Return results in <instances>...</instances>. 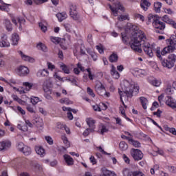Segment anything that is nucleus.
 Listing matches in <instances>:
<instances>
[{
  "mask_svg": "<svg viewBox=\"0 0 176 176\" xmlns=\"http://www.w3.org/2000/svg\"><path fill=\"white\" fill-rule=\"evenodd\" d=\"M142 41H146V36H145L144 32L140 30L135 32L133 39H132L131 43L132 50L138 52V53H142V50L140 48L142 45Z\"/></svg>",
  "mask_w": 176,
  "mask_h": 176,
  "instance_id": "nucleus-1",
  "label": "nucleus"
},
{
  "mask_svg": "<svg viewBox=\"0 0 176 176\" xmlns=\"http://www.w3.org/2000/svg\"><path fill=\"white\" fill-rule=\"evenodd\" d=\"M122 90L119 91L121 101H123V98L124 101H128L129 97H133V85L129 81H124L122 85Z\"/></svg>",
  "mask_w": 176,
  "mask_h": 176,
  "instance_id": "nucleus-2",
  "label": "nucleus"
},
{
  "mask_svg": "<svg viewBox=\"0 0 176 176\" xmlns=\"http://www.w3.org/2000/svg\"><path fill=\"white\" fill-rule=\"evenodd\" d=\"M166 42L168 45L167 47H165L162 50V56H166V54H168V53H173L175 50H176V40L175 38H168L166 40Z\"/></svg>",
  "mask_w": 176,
  "mask_h": 176,
  "instance_id": "nucleus-3",
  "label": "nucleus"
},
{
  "mask_svg": "<svg viewBox=\"0 0 176 176\" xmlns=\"http://www.w3.org/2000/svg\"><path fill=\"white\" fill-rule=\"evenodd\" d=\"M153 27L155 28L157 34H160V31H164V30H166V23L159 19H157L153 22Z\"/></svg>",
  "mask_w": 176,
  "mask_h": 176,
  "instance_id": "nucleus-4",
  "label": "nucleus"
},
{
  "mask_svg": "<svg viewBox=\"0 0 176 176\" xmlns=\"http://www.w3.org/2000/svg\"><path fill=\"white\" fill-rule=\"evenodd\" d=\"M142 47L144 53H146L148 57H153V52L152 51V47H151L149 43L146 42V41H142Z\"/></svg>",
  "mask_w": 176,
  "mask_h": 176,
  "instance_id": "nucleus-5",
  "label": "nucleus"
},
{
  "mask_svg": "<svg viewBox=\"0 0 176 176\" xmlns=\"http://www.w3.org/2000/svg\"><path fill=\"white\" fill-rule=\"evenodd\" d=\"M17 149L19 151V152H23V155L25 156H30L31 155V153L32 151L28 146L24 145L23 142H20L17 145Z\"/></svg>",
  "mask_w": 176,
  "mask_h": 176,
  "instance_id": "nucleus-6",
  "label": "nucleus"
},
{
  "mask_svg": "<svg viewBox=\"0 0 176 176\" xmlns=\"http://www.w3.org/2000/svg\"><path fill=\"white\" fill-rule=\"evenodd\" d=\"M109 9H111L113 16H118L120 10L121 12H124V8L123 6L120 5V3H117L114 6L109 5Z\"/></svg>",
  "mask_w": 176,
  "mask_h": 176,
  "instance_id": "nucleus-7",
  "label": "nucleus"
},
{
  "mask_svg": "<svg viewBox=\"0 0 176 176\" xmlns=\"http://www.w3.org/2000/svg\"><path fill=\"white\" fill-rule=\"evenodd\" d=\"M131 155L134 160L138 162L142 160L144 157V153L140 149L132 148L131 151Z\"/></svg>",
  "mask_w": 176,
  "mask_h": 176,
  "instance_id": "nucleus-8",
  "label": "nucleus"
},
{
  "mask_svg": "<svg viewBox=\"0 0 176 176\" xmlns=\"http://www.w3.org/2000/svg\"><path fill=\"white\" fill-rule=\"evenodd\" d=\"M95 90L99 96H105V87L101 83V82L98 81L95 85Z\"/></svg>",
  "mask_w": 176,
  "mask_h": 176,
  "instance_id": "nucleus-9",
  "label": "nucleus"
},
{
  "mask_svg": "<svg viewBox=\"0 0 176 176\" xmlns=\"http://www.w3.org/2000/svg\"><path fill=\"white\" fill-rule=\"evenodd\" d=\"M17 72L19 76H27L30 74V69L25 66H19L17 68Z\"/></svg>",
  "mask_w": 176,
  "mask_h": 176,
  "instance_id": "nucleus-10",
  "label": "nucleus"
},
{
  "mask_svg": "<svg viewBox=\"0 0 176 176\" xmlns=\"http://www.w3.org/2000/svg\"><path fill=\"white\" fill-rule=\"evenodd\" d=\"M12 146V142L10 140H4L0 142V152L2 151H8Z\"/></svg>",
  "mask_w": 176,
  "mask_h": 176,
  "instance_id": "nucleus-11",
  "label": "nucleus"
},
{
  "mask_svg": "<svg viewBox=\"0 0 176 176\" xmlns=\"http://www.w3.org/2000/svg\"><path fill=\"white\" fill-rule=\"evenodd\" d=\"M161 20L164 21V23H166V24H169L170 25H172L173 28L176 30V23L174 21V20L171 19L168 15H164Z\"/></svg>",
  "mask_w": 176,
  "mask_h": 176,
  "instance_id": "nucleus-12",
  "label": "nucleus"
},
{
  "mask_svg": "<svg viewBox=\"0 0 176 176\" xmlns=\"http://www.w3.org/2000/svg\"><path fill=\"white\" fill-rule=\"evenodd\" d=\"M123 174L124 175H127V176H145V175L141 171L135 170L129 172L128 169H124L123 170Z\"/></svg>",
  "mask_w": 176,
  "mask_h": 176,
  "instance_id": "nucleus-13",
  "label": "nucleus"
},
{
  "mask_svg": "<svg viewBox=\"0 0 176 176\" xmlns=\"http://www.w3.org/2000/svg\"><path fill=\"white\" fill-rule=\"evenodd\" d=\"M166 104L168 107H170V108H176V102L171 96H167L166 98Z\"/></svg>",
  "mask_w": 176,
  "mask_h": 176,
  "instance_id": "nucleus-14",
  "label": "nucleus"
},
{
  "mask_svg": "<svg viewBox=\"0 0 176 176\" xmlns=\"http://www.w3.org/2000/svg\"><path fill=\"white\" fill-rule=\"evenodd\" d=\"M10 43L8 41V36L6 35L3 36L1 41H0V47H9Z\"/></svg>",
  "mask_w": 176,
  "mask_h": 176,
  "instance_id": "nucleus-15",
  "label": "nucleus"
},
{
  "mask_svg": "<svg viewBox=\"0 0 176 176\" xmlns=\"http://www.w3.org/2000/svg\"><path fill=\"white\" fill-rule=\"evenodd\" d=\"M63 159L67 164V166H74V158L72 157L71 155H68L67 154L63 155Z\"/></svg>",
  "mask_w": 176,
  "mask_h": 176,
  "instance_id": "nucleus-16",
  "label": "nucleus"
},
{
  "mask_svg": "<svg viewBox=\"0 0 176 176\" xmlns=\"http://www.w3.org/2000/svg\"><path fill=\"white\" fill-rule=\"evenodd\" d=\"M111 75L114 78V79H119V78H120L119 72L116 70V67H115L113 65H111Z\"/></svg>",
  "mask_w": 176,
  "mask_h": 176,
  "instance_id": "nucleus-17",
  "label": "nucleus"
},
{
  "mask_svg": "<svg viewBox=\"0 0 176 176\" xmlns=\"http://www.w3.org/2000/svg\"><path fill=\"white\" fill-rule=\"evenodd\" d=\"M18 53L20 54L22 60H24V61H28L29 63H34L35 60L29 56H27L23 53L21 51H19Z\"/></svg>",
  "mask_w": 176,
  "mask_h": 176,
  "instance_id": "nucleus-18",
  "label": "nucleus"
},
{
  "mask_svg": "<svg viewBox=\"0 0 176 176\" xmlns=\"http://www.w3.org/2000/svg\"><path fill=\"white\" fill-rule=\"evenodd\" d=\"M148 83L155 87H159L162 85V81L156 78H148Z\"/></svg>",
  "mask_w": 176,
  "mask_h": 176,
  "instance_id": "nucleus-19",
  "label": "nucleus"
},
{
  "mask_svg": "<svg viewBox=\"0 0 176 176\" xmlns=\"http://www.w3.org/2000/svg\"><path fill=\"white\" fill-rule=\"evenodd\" d=\"M133 74L135 76H145V75H146V72L141 69H135Z\"/></svg>",
  "mask_w": 176,
  "mask_h": 176,
  "instance_id": "nucleus-20",
  "label": "nucleus"
},
{
  "mask_svg": "<svg viewBox=\"0 0 176 176\" xmlns=\"http://www.w3.org/2000/svg\"><path fill=\"white\" fill-rule=\"evenodd\" d=\"M140 6L142 9L144 10V12H146L149 6H151V2H149L148 0H141Z\"/></svg>",
  "mask_w": 176,
  "mask_h": 176,
  "instance_id": "nucleus-21",
  "label": "nucleus"
},
{
  "mask_svg": "<svg viewBox=\"0 0 176 176\" xmlns=\"http://www.w3.org/2000/svg\"><path fill=\"white\" fill-rule=\"evenodd\" d=\"M43 90L47 95L45 96L47 100H52V97L49 94H52V89L46 86V84L43 85Z\"/></svg>",
  "mask_w": 176,
  "mask_h": 176,
  "instance_id": "nucleus-22",
  "label": "nucleus"
},
{
  "mask_svg": "<svg viewBox=\"0 0 176 176\" xmlns=\"http://www.w3.org/2000/svg\"><path fill=\"white\" fill-rule=\"evenodd\" d=\"M36 75L38 78L49 76V71L45 69H40L37 72Z\"/></svg>",
  "mask_w": 176,
  "mask_h": 176,
  "instance_id": "nucleus-23",
  "label": "nucleus"
},
{
  "mask_svg": "<svg viewBox=\"0 0 176 176\" xmlns=\"http://www.w3.org/2000/svg\"><path fill=\"white\" fill-rule=\"evenodd\" d=\"M162 64L165 68H168V69H170L173 68V67H174V65L173 64V63L169 61L168 59L162 60Z\"/></svg>",
  "mask_w": 176,
  "mask_h": 176,
  "instance_id": "nucleus-24",
  "label": "nucleus"
},
{
  "mask_svg": "<svg viewBox=\"0 0 176 176\" xmlns=\"http://www.w3.org/2000/svg\"><path fill=\"white\" fill-rule=\"evenodd\" d=\"M35 151L37 155H39L40 156H41V157L45 156V149L43 148V147L41 146H36Z\"/></svg>",
  "mask_w": 176,
  "mask_h": 176,
  "instance_id": "nucleus-25",
  "label": "nucleus"
},
{
  "mask_svg": "<svg viewBox=\"0 0 176 176\" xmlns=\"http://www.w3.org/2000/svg\"><path fill=\"white\" fill-rule=\"evenodd\" d=\"M19 39L20 38H19V34H17V33L12 34L11 41L14 46H16L19 44Z\"/></svg>",
  "mask_w": 176,
  "mask_h": 176,
  "instance_id": "nucleus-26",
  "label": "nucleus"
},
{
  "mask_svg": "<svg viewBox=\"0 0 176 176\" xmlns=\"http://www.w3.org/2000/svg\"><path fill=\"white\" fill-rule=\"evenodd\" d=\"M87 124L90 127V129H92L94 130L96 129V121L93 118H87L86 119Z\"/></svg>",
  "mask_w": 176,
  "mask_h": 176,
  "instance_id": "nucleus-27",
  "label": "nucleus"
},
{
  "mask_svg": "<svg viewBox=\"0 0 176 176\" xmlns=\"http://www.w3.org/2000/svg\"><path fill=\"white\" fill-rule=\"evenodd\" d=\"M56 17L58 20V21H63V20H65L67 17H68V15L67 14V12H59L56 14Z\"/></svg>",
  "mask_w": 176,
  "mask_h": 176,
  "instance_id": "nucleus-28",
  "label": "nucleus"
},
{
  "mask_svg": "<svg viewBox=\"0 0 176 176\" xmlns=\"http://www.w3.org/2000/svg\"><path fill=\"white\" fill-rule=\"evenodd\" d=\"M60 68H61L62 71H63L64 74H71V71L69 70V67L67 66V65L61 63L60 64Z\"/></svg>",
  "mask_w": 176,
  "mask_h": 176,
  "instance_id": "nucleus-29",
  "label": "nucleus"
},
{
  "mask_svg": "<svg viewBox=\"0 0 176 176\" xmlns=\"http://www.w3.org/2000/svg\"><path fill=\"white\" fill-rule=\"evenodd\" d=\"M33 123L36 127H43V120L42 118H36L34 120Z\"/></svg>",
  "mask_w": 176,
  "mask_h": 176,
  "instance_id": "nucleus-30",
  "label": "nucleus"
},
{
  "mask_svg": "<svg viewBox=\"0 0 176 176\" xmlns=\"http://www.w3.org/2000/svg\"><path fill=\"white\" fill-rule=\"evenodd\" d=\"M4 25L8 32H10L12 31V30H13V28H12V23L9 19H6L4 20Z\"/></svg>",
  "mask_w": 176,
  "mask_h": 176,
  "instance_id": "nucleus-31",
  "label": "nucleus"
},
{
  "mask_svg": "<svg viewBox=\"0 0 176 176\" xmlns=\"http://www.w3.org/2000/svg\"><path fill=\"white\" fill-rule=\"evenodd\" d=\"M61 140L63 141V143L67 148H69V146H71V144L69 143V141H68V138H67L65 134H63L61 135Z\"/></svg>",
  "mask_w": 176,
  "mask_h": 176,
  "instance_id": "nucleus-32",
  "label": "nucleus"
},
{
  "mask_svg": "<svg viewBox=\"0 0 176 176\" xmlns=\"http://www.w3.org/2000/svg\"><path fill=\"white\" fill-rule=\"evenodd\" d=\"M160 9H162V3L155 2L154 3V10L155 13H160Z\"/></svg>",
  "mask_w": 176,
  "mask_h": 176,
  "instance_id": "nucleus-33",
  "label": "nucleus"
},
{
  "mask_svg": "<svg viewBox=\"0 0 176 176\" xmlns=\"http://www.w3.org/2000/svg\"><path fill=\"white\" fill-rule=\"evenodd\" d=\"M70 14V16L72 17V19H73V20H75L76 21H78V20H79L80 16H79V14H78V11H74V12H69Z\"/></svg>",
  "mask_w": 176,
  "mask_h": 176,
  "instance_id": "nucleus-34",
  "label": "nucleus"
},
{
  "mask_svg": "<svg viewBox=\"0 0 176 176\" xmlns=\"http://www.w3.org/2000/svg\"><path fill=\"white\" fill-rule=\"evenodd\" d=\"M23 86H24L25 91H30V90L32 89V86H34V84L29 82H23Z\"/></svg>",
  "mask_w": 176,
  "mask_h": 176,
  "instance_id": "nucleus-35",
  "label": "nucleus"
},
{
  "mask_svg": "<svg viewBox=\"0 0 176 176\" xmlns=\"http://www.w3.org/2000/svg\"><path fill=\"white\" fill-rule=\"evenodd\" d=\"M157 19V18H156V16H155L153 14H148L147 24H151V23H152V24L153 25V23L155 21H156Z\"/></svg>",
  "mask_w": 176,
  "mask_h": 176,
  "instance_id": "nucleus-36",
  "label": "nucleus"
},
{
  "mask_svg": "<svg viewBox=\"0 0 176 176\" xmlns=\"http://www.w3.org/2000/svg\"><path fill=\"white\" fill-rule=\"evenodd\" d=\"M87 53H88V54L91 56L94 61H97V54H96V52L91 51L90 49H87Z\"/></svg>",
  "mask_w": 176,
  "mask_h": 176,
  "instance_id": "nucleus-37",
  "label": "nucleus"
},
{
  "mask_svg": "<svg viewBox=\"0 0 176 176\" xmlns=\"http://www.w3.org/2000/svg\"><path fill=\"white\" fill-rule=\"evenodd\" d=\"M36 47L38 50H42V52H47V47L42 43H38Z\"/></svg>",
  "mask_w": 176,
  "mask_h": 176,
  "instance_id": "nucleus-38",
  "label": "nucleus"
},
{
  "mask_svg": "<svg viewBox=\"0 0 176 176\" xmlns=\"http://www.w3.org/2000/svg\"><path fill=\"white\" fill-rule=\"evenodd\" d=\"M167 60H168L170 63H173V65H174V64H175V61H176V55L174 54H169L168 56Z\"/></svg>",
  "mask_w": 176,
  "mask_h": 176,
  "instance_id": "nucleus-39",
  "label": "nucleus"
},
{
  "mask_svg": "<svg viewBox=\"0 0 176 176\" xmlns=\"http://www.w3.org/2000/svg\"><path fill=\"white\" fill-rule=\"evenodd\" d=\"M125 20H130V17L129 16V14H125V15H120L118 17V21H125Z\"/></svg>",
  "mask_w": 176,
  "mask_h": 176,
  "instance_id": "nucleus-40",
  "label": "nucleus"
},
{
  "mask_svg": "<svg viewBox=\"0 0 176 176\" xmlns=\"http://www.w3.org/2000/svg\"><path fill=\"white\" fill-rule=\"evenodd\" d=\"M140 100L144 109H146V102H148V100L145 97H140Z\"/></svg>",
  "mask_w": 176,
  "mask_h": 176,
  "instance_id": "nucleus-41",
  "label": "nucleus"
},
{
  "mask_svg": "<svg viewBox=\"0 0 176 176\" xmlns=\"http://www.w3.org/2000/svg\"><path fill=\"white\" fill-rule=\"evenodd\" d=\"M118 54H113L110 56L109 60L110 61V63H116V61H118Z\"/></svg>",
  "mask_w": 176,
  "mask_h": 176,
  "instance_id": "nucleus-42",
  "label": "nucleus"
},
{
  "mask_svg": "<svg viewBox=\"0 0 176 176\" xmlns=\"http://www.w3.org/2000/svg\"><path fill=\"white\" fill-rule=\"evenodd\" d=\"M135 148H140L141 146V143L138 141L133 140V138L131 139L130 142Z\"/></svg>",
  "mask_w": 176,
  "mask_h": 176,
  "instance_id": "nucleus-43",
  "label": "nucleus"
},
{
  "mask_svg": "<svg viewBox=\"0 0 176 176\" xmlns=\"http://www.w3.org/2000/svg\"><path fill=\"white\" fill-rule=\"evenodd\" d=\"M119 146H120V149H121V151H126L128 148V146L126 144V142H121L119 144Z\"/></svg>",
  "mask_w": 176,
  "mask_h": 176,
  "instance_id": "nucleus-44",
  "label": "nucleus"
},
{
  "mask_svg": "<svg viewBox=\"0 0 176 176\" xmlns=\"http://www.w3.org/2000/svg\"><path fill=\"white\" fill-rule=\"evenodd\" d=\"M101 171H102V173H101L100 176H109V173L111 172V170H108V169H107L105 168H102Z\"/></svg>",
  "mask_w": 176,
  "mask_h": 176,
  "instance_id": "nucleus-45",
  "label": "nucleus"
},
{
  "mask_svg": "<svg viewBox=\"0 0 176 176\" xmlns=\"http://www.w3.org/2000/svg\"><path fill=\"white\" fill-rule=\"evenodd\" d=\"M93 131H94V129L89 128V129H87L82 133V135H84V137H87V135H89V134H90V133H93Z\"/></svg>",
  "mask_w": 176,
  "mask_h": 176,
  "instance_id": "nucleus-46",
  "label": "nucleus"
},
{
  "mask_svg": "<svg viewBox=\"0 0 176 176\" xmlns=\"http://www.w3.org/2000/svg\"><path fill=\"white\" fill-rule=\"evenodd\" d=\"M38 25L43 32L47 31V26H46L42 22L39 23Z\"/></svg>",
  "mask_w": 176,
  "mask_h": 176,
  "instance_id": "nucleus-47",
  "label": "nucleus"
},
{
  "mask_svg": "<svg viewBox=\"0 0 176 176\" xmlns=\"http://www.w3.org/2000/svg\"><path fill=\"white\" fill-rule=\"evenodd\" d=\"M31 102L33 104V105H36L39 102V98L33 96L31 98Z\"/></svg>",
  "mask_w": 176,
  "mask_h": 176,
  "instance_id": "nucleus-48",
  "label": "nucleus"
},
{
  "mask_svg": "<svg viewBox=\"0 0 176 176\" xmlns=\"http://www.w3.org/2000/svg\"><path fill=\"white\" fill-rule=\"evenodd\" d=\"M63 111H67V112H73V113H76L75 109H72L70 107H63Z\"/></svg>",
  "mask_w": 176,
  "mask_h": 176,
  "instance_id": "nucleus-49",
  "label": "nucleus"
},
{
  "mask_svg": "<svg viewBox=\"0 0 176 176\" xmlns=\"http://www.w3.org/2000/svg\"><path fill=\"white\" fill-rule=\"evenodd\" d=\"M87 91L88 94L89 96H91V97H93V98L96 97V94H94V92L93 91V89H91V88L88 87L87 88Z\"/></svg>",
  "mask_w": 176,
  "mask_h": 176,
  "instance_id": "nucleus-50",
  "label": "nucleus"
},
{
  "mask_svg": "<svg viewBox=\"0 0 176 176\" xmlns=\"http://www.w3.org/2000/svg\"><path fill=\"white\" fill-rule=\"evenodd\" d=\"M96 47L100 54L104 53V47L102 45H96Z\"/></svg>",
  "mask_w": 176,
  "mask_h": 176,
  "instance_id": "nucleus-51",
  "label": "nucleus"
},
{
  "mask_svg": "<svg viewBox=\"0 0 176 176\" xmlns=\"http://www.w3.org/2000/svg\"><path fill=\"white\" fill-rule=\"evenodd\" d=\"M18 129L19 130H21L22 131H27L28 130V127H27V125H21L20 124H18Z\"/></svg>",
  "mask_w": 176,
  "mask_h": 176,
  "instance_id": "nucleus-52",
  "label": "nucleus"
},
{
  "mask_svg": "<svg viewBox=\"0 0 176 176\" xmlns=\"http://www.w3.org/2000/svg\"><path fill=\"white\" fill-rule=\"evenodd\" d=\"M86 71L88 72V77L89 78L90 80H93V78L94 77V75L91 74V69L90 68L86 69Z\"/></svg>",
  "mask_w": 176,
  "mask_h": 176,
  "instance_id": "nucleus-53",
  "label": "nucleus"
},
{
  "mask_svg": "<svg viewBox=\"0 0 176 176\" xmlns=\"http://www.w3.org/2000/svg\"><path fill=\"white\" fill-rule=\"evenodd\" d=\"M65 28L67 32H71L72 31V25H71L69 23L65 24Z\"/></svg>",
  "mask_w": 176,
  "mask_h": 176,
  "instance_id": "nucleus-54",
  "label": "nucleus"
},
{
  "mask_svg": "<svg viewBox=\"0 0 176 176\" xmlns=\"http://www.w3.org/2000/svg\"><path fill=\"white\" fill-rule=\"evenodd\" d=\"M47 65L48 69H51V71H53V69H56V66H54V65H53V63L50 62H47Z\"/></svg>",
  "mask_w": 176,
  "mask_h": 176,
  "instance_id": "nucleus-55",
  "label": "nucleus"
},
{
  "mask_svg": "<svg viewBox=\"0 0 176 176\" xmlns=\"http://www.w3.org/2000/svg\"><path fill=\"white\" fill-rule=\"evenodd\" d=\"M122 159L126 164H130V158L126 155V154H123Z\"/></svg>",
  "mask_w": 176,
  "mask_h": 176,
  "instance_id": "nucleus-56",
  "label": "nucleus"
},
{
  "mask_svg": "<svg viewBox=\"0 0 176 176\" xmlns=\"http://www.w3.org/2000/svg\"><path fill=\"white\" fill-rule=\"evenodd\" d=\"M50 40L52 41V42H53V43H60V38L58 37L51 36Z\"/></svg>",
  "mask_w": 176,
  "mask_h": 176,
  "instance_id": "nucleus-57",
  "label": "nucleus"
},
{
  "mask_svg": "<svg viewBox=\"0 0 176 176\" xmlns=\"http://www.w3.org/2000/svg\"><path fill=\"white\" fill-rule=\"evenodd\" d=\"M45 140L50 145H53V139L50 136H45Z\"/></svg>",
  "mask_w": 176,
  "mask_h": 176,
  "instance_id": "nucleus-58",
  "label": "nucleus"
},
{
  "mask_svg": "<svg viewBox=\"0 0 176 176\" xmlns=\"http://www.w3.org/2000/svg\"><path fill=\"white\" fill-rule=\"evenodd\" d=\"M92 108L96 112H101V107H100V106H98V104L93 105Z\"/></svg>",
  "mask_w": 176,
  "mask_h": 176,
  "instance_id": "nucleus-59",
  "label": "nucleus"
},
{
  "mask_svg": "<svg viewBox=\"0 0 176 176\" xmlns=\"http://www.w3.org/2000/svg\"><path fill=\"white\" fill-rule=\"evenodd\" d=\"M167 131H169V133H171V134H173V135H176V129L175 128H167Z\"/></svg>",
  "mask_w": 176,
  "mask_h": 176,
  "instance_id": "nucleus-60",
  "label": "nucleus"
},
{
  "mask_svg": "<svg viewBox=\"0 0 176 176\" xmlns=\"http://www.w3.org/2000/svg\"><path fill=\"white\" fill-rule=\"evenodd\" d=\"M108 131H109L108 128H107V126H105V125H102V129L100 131V133L104 134V133H108Z\"/></svg>",
  "mask_w": 176,
  "mask_h": 176,
  "instance_id": "nucleus-61",
  "label": "nucleus"
},
{
  "mask_svg": "<svg viewBox=\"0 0 176 176\" xmlns=\"http://www.w3.org/2000/svg\"><path fill=\"white\" fill-rule=\"evenodd\" d=\"M89 160H90L91 163H92L93 165L97 164V160H96V157H94V156L91 155L89 157Z\"/></svg>",
  "mask_w": 176,
  "mask_h": 176,
  "instance_id": "nucleus-62",
  "label": "nucleus"
},
{
  "mask_svg": "<svg viewBox=\"0 0 176 176\" xmlns=\"http://www.w3.org/2000/svg\"><path fill=\"white\" fill-rule=\"evenodd\" d=\"M59 102H60V104H69V100L68 98H63L60 99Z\"/></svg>",
  "mask_w": 176,
  "mask_h": 176,
  "instance_id": "nucleus-63",
  "label": "nucleus"
},
{
  "mask_svg": "<svg viewBox=\"0 0 176 176\" xmlns=\"http://www.w3.org/2000/svg\"><path fill=\"white\" fill-rule=\"evenodd\" d=\"M69 12H77L76 11V6L74 4H71L69 6Z\"/></svg>",
  "mask_w": 176,
  "mask_h": 176,
  "instance_id": "nucleus-64",
  "label": "nucleus"
}]
</instances>
